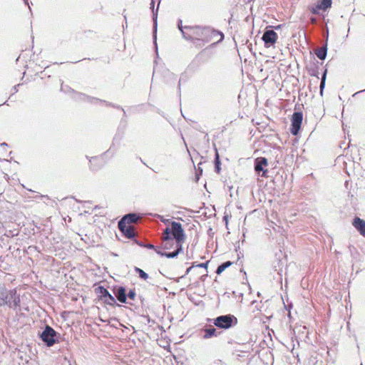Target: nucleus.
Listing matches in <instances>:
<instances>
[{
	"instance_id": "2f4dec72",
	"label": "nucleus",
	"mask_w": 365,
	"mask_h": 365,
	"mask_svg": "<svg viewBox=\"0 0 365 365\" xmlns=\"http://www.w3.org/2000/svg\"><path fill=\"white\" fill-rule=\"evenodd\" d=\"M20 86V84L16 85L13 87L14 93H16L18 91V87Z\"/></svg>"
},
{
	"instance_id": "393cba45",
	"label": "nucleus",
	"mask_w": 365,
	"mask_h": 365,
	"mask_svg": "<svg viewBox=\"0 0 365 365\" xmlns=\"http://www.w3.org/2000/svg\"><path fill=\"white\" fill-rule=\"evenodd\" d=\"M177 26L178 29L180 31L182 36H183V33H186V29L185 26H182V21L180 19L178 20Z\"/></svg>"
},
{
	"instance_id": "6ab92c4d",
	"label": "nucleus",
	"mask_w": 365,
	"mask_h": 365,
	"mask_svg": "<svg viewBox=\"0 0 365 365\" xmlns=\"http://www.w3.org/2000/svg\"><path fill=\"white\" fill-rule=\"evenodd\" d=\"M315 54L320 60H324L327 54V43H326L322 47L317 48Z\"/></svg>"
},
{
	"instance_id": "a211bd4d",
	"label": "nucleus",
	"mask_w": 365,
	"mask_h": 365,
	"mask_svg": "<svg viewBox=\"0 0 365 365\" xmlns=\"http://www.w3.org/2000/svg\"><path fill=\"white\" fill-rule=\"evenodd\" d=\"M161 246L160 247L164 250H170L173 248L175 249V240L172 239L171 237H169V239H165V236L162 235L161 236Z\"/></svg>"
},
{
	"instance_id": "7c9ffc66",
	"label": "nucleus",
	"mask_w": 365,
	"mask_h": 365,
	"mask_svg": "<svg viewBox=\"0 0 365 365\" xmlns=\"http://www.w3.org/2000/svg\"><path fill=\"white\" fill-rule=\"evenodd\" d=\"M194 267H195V264H193L191 267H188L185 272V274H187Z\"/></svg>"
},
{
	"instance_id": "b1692460",
	"label": "nucleus",
	"mask_w": 365,
	"mask_h": 365,
	"mask_svg": "<svg viewBox=\"0 0 365 365\" xmlns=\"http://www.w3.org/2000/svg\"><path fill=\"white\" fill-rule=\"evenodd\" d=\"M326 74H327V70H325V71L324 72V73L322 75V77L321 83H320V92H321V94H322L323 89H324V88L325 86Z\"/></svg>"
},
{
	"instance_id": "ea45409f",
	"label": "nucleus",
	"mask_w": 365,
	"mask_h": 365,
	"mask_svg": "<svg viewBox=\"0 0 365 365\" xmlns=\"http://www.w3.org/2000/svg\"><path fill=\"white\" fill-rule=\"evenodd\" d=\"M2 145H3V146L7 145L6 143H4Z\"/></svg>"
},
{
	"instance_id": "ddd939ff",
	"label": "nucleus",
	"mask_w": 365,
	"mask_h": 365,
	"mask_svg": "<svg viewBox=\"0 0 365 365\" xmlns=\"http://www.w3.org/2000/svg\"><path fill=\"white\" fill-rule=\"evenodd\" d=\"M140 217L136 213H128L127 215H125L119 221L120 225L123 227L124 224L125 225H130L132 223H135L138 222Z\"/></svg>"
},
{
	"instance_id": "2eb2a0df",
	"label": "nucleus",
	"mask_w": 365,
	"mask_h": 365,
	"mask_svg": "<svg viewBox=\"0 0 365 365\" xmlns=\"http://www.w3.org/2000/svg\"><path fill=\"white\" fill-rule=\"evenodd\" d=\"M182 252V245H175V249L173 252H166L162 251H157V254L162 257H166L168 258H175L176 257L180 252Z\"/></svg>"
},
{
	"instance_id": "c85d7f7f",
	"label": "nucleus",
	"mask_w": 365,
	"mask_h": 365,
	"mask_svg": "<svg viewBox=\"0 0 365 365\" xmlns=\"http://www.w3.org/2000/svg\"><path fill=\"white\" fill-rule=\"evenodd\" d=\"M135 244L139 245L140 247H144V243L143 242L138 241V240L133 239Z\"/></svg>"
},
{
	"instance_id": "7ed1b4c3",
	"label": "nucleus",
	"mask_w": 365,
	"mask_h": 365,
	"mask_svg": "<svg viewBox=\"0 0 365 365\" xmlns=\"http://www.w3.org/2000/svg\"><path fill=\"white\" fill-rule=\"evenodd\" d=\"M162 235L165 236V239H169V237L173 239L175 245H182L186 238L182 225L175 221H172L170 226L167 227Z\"/></svg>"
},
{
	"instance_id": "1a4fd4ad",
	"label": "nucleus",
	"mask_w": 365,
	"mask_h": 365,
	"mask_svg": "<svg viewBox=\"0 0 365 365\" xmlns=\"http://www.w3.org/2000/svg\"><path fill=\"white\" fill-rule=\"evenodd\" d=\"M268 165L267 159L264 157H259L257 158L255 160V171L257 173H259L262 172V177L263 178H267V173L268 170L267 169H265L264 167H266Z\"/></svg>"
},
{
	"instance_id": "f3484780",
	"label": "nucleus",
	"mask_w": 365,
	"mask_h": 365,
	"mask_svg": "<svg viewBox=\"0 0 365 365\" xmlns=\"http://www.w3.org/2000/svg\"><path fill=\"white\" fill-rule=\"evenodd\" d=\"M117 299L121 303H126L127 294L126 289L124 287H118L114 292Z\"/></svg>"
},
{
	"instance_id": "20e7f679",
	"label": "nucleus",
	"mask_w": 365,
	"mask_h": 365,
	"mask_svg": "<svg viewBox=\"0 0 365 365\" xmlns=\"http://www.w3.org/2000/svg\"><path fill=\"white\" fill-rule=\"evenodd\" d=\"M215 326L220 329H227L237 324V319L234 315H220L213 319Z\"/></svg>"
},
{
	"instance_id": "423d86ee",
	"label": "nucleus",
	"mask_w": 365,
	"mask_h": 365,
	"mask_svg": "<svg viewBox=\"0 0 365 365\" xmlns=\"http://www.w3.org/2000/svg\"><path fill=\"white\" fill-rule=\"evenodd\" d=\"M161 0H151L150 9L153 12V42L155 45V52L157 56H158V46H157V19H158V11Z\"/></svg>"
},
{
	"instance_id": "a878e982",
	"label": "nucleus",
	"mask_w": 365,
	"mask_h": 365,
	"mask_svg": "<svg viewBox=\"0 0 365 365\" xmlns=\"http://www.w3.org/2000/svg\"><path fill=\"white\" fill-rule=\"evenodd\" d=\"M135 292L134 289H130L128 294H127V298L130 299H132V300H134L135 299Z\"/></svg>"
},
{
	"instance_id": "f03ea898",
	"label": "nucleus",
	"mask_w": 365,
	"mask_h": 365,
	"mask_svg": "<svg viewBox=\"0 0 365 365\" xmlns=\"http://www.w3.org/2000/svg\"><path fill=\"white\" fill-rule=\"evenodd\" d=\"M20 295L17 294L16 289L0 288V307L6 305L9 308L16 309L20 307Z\"/></svg>"
},
{
	"instance_id": "5701e85b",
	"label": "nucleus",
	"mask_w": 365,
	"mask_h": 365,
	"mask_svg": "<svg viewBox=\"0 0 365 365\" xmlns=\"http://www.w3.org/2000/svg\"><path fill=\"white\" fill-rule=\"evenodd\" d=\"M135 272L138 273L139 277L144 280L148 279L149 277L148 274L139 267H135Z\"/></svg>"
},
{
	"instance_id": "bb28decb",
	"label": "nucleus",
	"mask_w": 365,
	"mask_h": 365,
	"mask_svg": "<svg viewBox=\"0 0 365 365\" xmlns=\"http://www.w3.org/2000/svg\"><path fill=\"white\" fill-rule=\"evenodd\" d=\"M144 247H146L148 249H151V250H154L156 252L157 251H160L158 247H155V245H153V244H150V243H148V244H145L144 245Z\"/></svg>"
},
{
	"instance_id": "473e14b6",
	"label": "nucleus",
	"mask_w": 365,
	"mask_h": 365,
	"mask_svg": "<svg viewBox=\"0 0 365 365\" xmlns=\"http://www.w3.org/2000/svg\"><path fill=\"white\" fill-rule=\"evenodd\" d=\"M312 24H316L317 19L314 17L311 18Z\"/></svg>"
},
{
	"instance_id": "9d476101",
	"label": "nucleus",
	"mask_w": 365,
	"mask_h": 365,
	"mask_svg": "<svg viewBox=\"0 0 365 365\" xmlns=\"http://www.w3.org/2000/svg\"><path fill=\"white\" fill-rule=\"evenodd\" d=\"M277 38L278 36L274 31L272 29H267L264 32L262 39L264 43L265 47L268 48L276 43Z\"/></svg>"
},
{
	"instance_id": "9b49d317",
	"label": "nucleus",
	"mask_w": 365,
	"mask_h": 365,
	"mask_svg": "<svg viewBox=\"0 0 365 365\" xmlns=\"http://www.w3.org/2000/svg\"><path fill=\"white\" fill-rule=\"evenodd\" d=\"M79 96L81 97L82 99L86 100L87 101H88L89 103H93V104H96V103H103L107 106H112L113 108H116L118 109H120V110H122L123 111L124 115H125V112L124 109L122 107H120V106H115V105H114V104H113L111 103L107 102L106 101H102L101 99H98V98H94V97H91V96H86V95L83 94V93H79Z\"/></svg>"
},
{
	"instance_id": "c756f323",
	"label": "nucleus",
	"mask_w": 365,
	"mask_h": 365,
	"mask_svg": "<svg viewBox=\"0 0 365 365\" xmlns=\"http://www.w3.org/2000/svg\"><path fill=\"white\" fill-rule=\"evenodd\" d=\"M161 221H162L164 224H165V225L169 224V225H170V222H170V220H168V219H163V218H162V219H161Z\"/></svg>"
},
{
	"instance_id": "4be33fe9",
	"label": "nucleus",
	"mask_w": 365,
	"mask_h": 365,
	"mask_svg": "<svg viewBox=\"0 0 365 365\" xmlns=\"http://www.w3.org/2000/svg\"><path fill=\"white\" fill-rule=\"evenodd\" d=\"M220 165H221V162H220V155H219V153L217 152V150L215 148V172L217 173H220V171L221 170Z\"/></svg>"
},
{
	"instance_id": "4468645a",
	"label": "nucleus",
	"mask_w": 365,
	"mask_h": 365,
	"mask_svg": "<svg viewBox=\"0 0 365 365\" xmlns=\"http://www.w3.org/2000/svg\"><path fill=\"white\" fill-rule=\"evenodd\" d=\"M331 0H321L314 8H312V12L314 14H317L319 10L326 11L331 6Z\"/></svg>"
},
{
	"instance_id": "f257e3e1",
	"label": "nucleus",
	"mask_w": 365,
	"mask_h": 365,
	"mask_svg": "<svg viewBox=\"0 0 365 365\" xmlns=\"http://www.w3.org/2000/svg\"><path fill=\"white\" fill-rule=\"evenodd\" d=\"M186 33H183V38L191 41L193 45L202 48L205 43L214 41L217 37L218 40L212 44L218 43L223 41L224 34L210 26H185Z\"/></svg>"
},
{
	"instance_id": "4c0bfd02",
	"label": "nucleus",
	"mask_w": 365,
	"mask_h": 365,
	"mask_svg": "<svg viewBox=\"0 0 365 365\" xmlns=\"http://www.w3.org/2000/svg\"><path fill=\"white\" fill-rule=\"evenodd\" d=\"M61 91H63V90H64L63 85H61Z\"/></svg>"
},
{
	"instance_id": "c9c22d12",
	"label": "nucleus",
	"mask_w": 365,
	"mask_h": 365,
	"mask_svg": "<svg viewBox=\"0 0 365 365\" xmlns=\"http://www.w3.org/2000/svg\"><path fill=\"white\" fill-rule=\"evenodd\" d=\"M24 3L27 5H29L28 0H24Z\"/></svg>"
},
{
	"instance_id": "f704fd0d",
	"label": "nucleus",
	"mask_w": 365,
	"mask_h": 365,
	"mask_svg": "<svg viewBox=\"0 0 365 365\" xmlns=\"http://www.w3.org/2000/svg\"><path fill=\"white\" fill-rule=\"evenodd\" d=\"M41 197H46V198L48 199V195H41Z\"/></svg>"
},
{
	"instance_id": "cd10ccee",
	"label": "nucleus",
	"mask_w": 365,
	"mask_h": 365,
	"mask_svg": "<svg viewBox=\"0 0 365 365\" xmlns=\"http://www.w3.org/2000/svg\"><path fill=\"white\" fill-rule=\"evenodd\" d=\"M208 262H209L207 261V262H206L205 263H200V264H197L196 265L195 264V267L207 268Z\"/></svg>"
},
{
	"instance_id": "39448f33",
	"label": "nucleus",
	"mask_w": 365,
	"mask_h": 365,
	"mask_svg": "<svg viewBox=\"0 0 365 365\" xmlns=\"http://www.w3.org/2000/svg\"><path fill=\"white\" fill-rule=\"evenodd\" d=\"M58 334L49 325H46L44 330L40 334L41 341L48 347L53 346L57 341Z\"/></svg>"
},
{
	"instance_id": "dca6fc26",
	"label": "nucleus",
	"mask_w": 365,
	"mask_h": 365,
	"mask_svg": "<svg viewBox=\"0 0 365 365\" xmlns=\"http://www.w3.org/2000/svg\"><path fill=\"white\" fill-rule=\"evenodd\" d=\"M352 225L365 237V220L356 217L353 220Z\"/></svg>"
},
{
	"instance_id": "58836bf2",
	"label": "nucleus",
	"mask_w": 365,
	"mask_h": 365,
	"mask_svg": "<svg viewBox=\"0 0 365 365\" xmlns=\"http://www.w3.org/2000/svg\"><path fill=\"white\" fill-rule=\"evenodd\" d=\"M311 75L316 76V74L314 73H312Z\"/></svg>"
},
{
	"instance_id": "e433bc0d",
	"label": "nucleus",
	"mask_w": 365,
	"mask_h": 365,
	"mask_svg": "<svg viewBox=\"0 0 365 365\" xmlns=\"http://www.w3.org/2000/svg\"><path fill=\"white\" fill-rule=\"evenodd\" d=\"M178 88H179V91H180V82L179 81V84H178Z\"/></svg>"
},
{
	"instance_id": "6e6552de",
	"label": "nucleus",
	"mask_w": 365,
	"mask_h": 365,
	"mask_svg": "<svg viewBox=\"0 0 365 365\" xmlns=\"http://www.w3.org/2000/svg\"><path fill=\"white\" fill-rule=\"evenodd\" d=\"M96 293L99 295V297L106 304L108 305H113L115 303V299L113 295L103 286H99L96 289Z\"/></svg>"
},
{
	"instance_id": "f8f14e48",
	"label": "nucleus",
	"mask_w": 365,
	"mask_h": 365,
	"mask_svg": "<svg viewBox=\"0 0 365 365\" xmlns=\"http://www.w3.org/2000/svg\"><path fill=\"white\" fill-rule=\"evenodd\" d=\"M118 227L126 238L133 240L135 237L136 232L133 226L124 224V226L122 227L120 225V222H118Z\"/></svg>"
},
{
	"instance_id": "72a5a7b5",
	"label": "nucleus",
	"mask_w": 365,
	"mask_h": 365,
	"mask_svg": "<svg viewBox=\"0 0 365 365\" xmlns=\"http://www.w3.org/2000/svg\"><path fill=\"white\" fill-rule=\"evenodd\" d=\"M362 92H365V89L361 90V91H358V92L355 93L353 95V96H356L357 94H359V93H362Z\"/></svg>"
},
{
	"instance_id": "a19ab883",
	"label": "nucleus",
	"mask_w": 365,
	"mask_h": 365,
	"mask_svg": "<svg viewBox=\"0 0 365 365\" xmlns=\"http://www.w3.org/2000/svg\"><path fill=\"white\" fill-rule=\"evenodd\" d=\"M6 102H7V101H5V102L3 103V105H4V104L8 105Z\"/></svg>"
},
{
	"instance_id": "aec40b11",
	"label": "nucleus",
	"mask_w": 365,
	"mask_h": 365,
	"mask_svg": "<svg viewBox=\"0 0 365 365\" xmlns=\"http://www.w3.org/2000/svg\"><path fill=\"white\" fill-rule=\"evenodd\" d=\"M205 332V334L203 336V339H210L212 336H217V330L215 328H214L212 326H210L208 328H206L203 330Z\"/></svg>"
},
{
	"instance_id": "412c9836",
	"label": "nucleus",
	"mask_w": 365,
	"mask_h": 365,
	"mask_svg": "<svg viewBox=\"0 0 365 365\" xmlns=\"http://www.w3.org/2000/svg\"><path fill=\"white\" fill-rule=\"evenodd\" d=\"M232 264V262L230 261H227V262H225L223 263H222L221 264H220L217 269H216V274H220L225 269L228 268L230 266H231Z\"/></svg>"
},
{
	"instance_id": "0eeeda50",
	"label": "nucleus",
	"mask_w": 365,
	"mask_h": 365,
	"mask_svg": "<svg viewBox=\"0 0 365 365\" xmlns=\"http://www.w3.org/2000/svg\"><path fill=\"white\" fill-rule=\"evenodd\" d=\"M303 120V115L302 112H294L291 119L290 132L293 135H297Z\"/></svg>"
}]
</instances>
